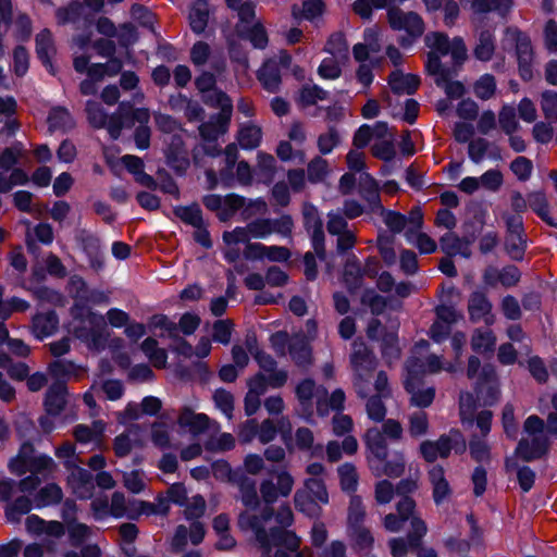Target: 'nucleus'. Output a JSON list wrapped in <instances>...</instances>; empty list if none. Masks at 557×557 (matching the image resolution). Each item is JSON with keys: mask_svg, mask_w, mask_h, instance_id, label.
Masks as SVG:
<instances>
[{"mask_svg": "<svg viewBox=\"0 0 557 557\" xmlns=\"http://www.w3.org/2000/svg\"><path fill=\"white\" fill-rule=\"evenodd\" d=\"M296 508L309 517H318L321 512L319 502L308 492L297 491L294 496Z\"/></svg>", "mask_w": 557, "mask_h": 557, "instance_id": "obj_48", "label": "nucleus"}, {"mask_svg": "<svg viewBox=\"0 0 557 557\" xmlns=\"http://www.w3.org/2000/svg\"><path fill=\"white\" fill-rule=\"evenodd\" d=\"M346 60H339L335 57H327L322 60L318 67V74L324 79H337L342 74V65Z\"/></svg>", "mask_w": 557, "mask_h": 557, "instance_id": "obj_52", "label": "nucleus"}, {"mask_svg": "<svg viewBox=\"0 0 557 557\" xmlns=\"http://www.w3.org/2000/svg\"><path fill=\"white\" fill-rule=\"evenodd\" d=\"M304 225L311 236L312 248L320 260L325 259L323 223L318 208L311 203L302 207Z\"/></svg>", "mask_w": 557, "mask_h": 557, "instance_id": "obj_12", "label": "nucleus"}, {"mask_svg": "<svg viewBox=\"0 0 557 557\" xmlns=\"http://www.w3.org/2000/svg\"><path fill=\"white\" fill-rule=\"evenodd\" d=\"M416 504L409 497H404L397 503V515L388 513L384 518V527L389 532L400 531L405 521L409 520Z\"/></svg>", "mask_w": 557, "mask_h": 557, "instance_id": "obj_20", "label": "nucleus"}, {"mask_svg": "<svg viewBox=\"0 0 557 557\" xmlns=\"http://www.w3.org/2000/svg\"><path fill=\"white\" fill-rule=\"evenodd\" d=\"M86 112L89 123L97 128L107 127L112 138H117L122 124L114 116H109L102 107L96 101H87Z\"/></svg>", "mask_w": 557, "mask_h": 557, "instance_id": "obj_14", "label": "nucleus"}, {"mask_svg": "<svg viewBox=\"0 0 557 557\" xmlns=\"http://www.w3.org/2000/svg\"><path fill=\"white\" fill-rule=\"evenodd\" d=\"M177 424L186 429L190 434L197 436L210 429L214 424L205 413H195L190 408L184 407L178 417Z\"/></svg>", "mask_w": 557, "mask_h": 557, "instance_id": "obj_17", "label": "nucleus"}, {"mask_svg": "<svg viewBox=\"0 0 557 557\" xmlns=\"http://www.w3.org/2000/svg\"><path fill=\"white\" fill-rule=\"evenodd\" d=\"M358 187L360 196L368 203L369 211L376 212V209H381L379 184L368 172L359 175Z\"/></svg>", "mask_w": 557, "mask_h": 557, "instance_id": "obj_19", "label": "nucleus"}, {"mask_svg": "<svg viewBox=\"0 0 557 557\" xmlns=\"http://www.w3.org/2000/svg\"><path fill=\"white\" fill-rule=\"evenodd\" d=\"M213 400L215 404V407L221 410V412L231 419L233 417V410H234V397L233 395L223 389L219 388L213 394Z\"/></svg>", "mask_w": 557, "mask_h": 557, "instance_id": "obj_63", "label": "nucleus"}, {"mask_svg": "<svg viewBox=\"0 0 557 557\" xmlns=\"http://www.w3.org/2000/svg\"><path fill=\"white\" fill-rule=\"evenodd\" d=\"M139 436L140 428L138 425H134L129 428L126 433L116 436L114 441V451L116 456L124 457L129 454L133 446L140 445Z\"/></svg>", "mask_w": 557, "mask_h": 557, "instance_id": "obj_38", "label": "nucleus"}, {"mask_svg": "<svg viewBox=\"0 0 557 557\" xmlns=\"http://www.w3.org/2000/svg\"><path fill=\"white\" fill-rule=\"evenodd\" d=\"M495 50L494 36L490 30L480 34L479 42L474 49L475 57L481 61H488Z\"/></svg>", "mask_w": 557, "mask_h": 557, "instance_id": "obj_55", "label": "nucleus"}, {"mask_svg": "<svg viewBox=\"0 0 557 557\" xmlns=\"http://www.w3.org/2000/svg\"><path fill=\"white\" fill-rule=\"evenodd\" d=\"M227 128V117L223 114L211 116L208 122L199 126V132L205 140H215L220 135L224 134Z\"/></svg>", "mask_w": 557, "mask_h": 557, "instance_id": "obj_40", "label": "nucleus"}, {"mask_svg": "<svg viewBox=\"0 0 557 557\" xmlns=\"http://www.w3.org/2000/svg\"><path fill=\"white\" fill-rule=\"evenodd\" d=\"M262 138L261 128L253 124L243 125L238 132V143L243 149L252 150L257 148Z\"/></svg>", "mask_w": 557, "mask_h": 557, "instance_id": "obj_42", "label": "nucleus"}, {"mask_svg": "<svg viewBox=\"0 0 557 557\" xmlns=\"http://www.w3.org/2000/svg\"><path fill=\"white\" fill-rule=\"evenodd\" d=\"M388 84L395 94L411 95L417 90L420 79L417 75L404 74L396 70L389 75Z\"/></svg>", "mask_w": 557, "mask_h": 557, "instance_id": "obj_23", "label": "nucleus"}, {"mask_svg": "<svg viewBox=\"0 0 557 557\" xmlns=\"http://www.w3.org/2000/svg\"><path fill=\"white\" fill-rule=\"evenodd\" d=\"M141 350L156 368L165 367L168 354L163 348L158 347L154 338H146L141 344Z\"/></svg>", "mask_w": 557, "mask_h": 557, "instance_id": "obj_44", "label": "nucleus"}, {"mask_svg": "<svg viewBox=\"0 0 557 557\" xmlns=\"http://www.w3.org/2000/svg\"><path fill=\"white\" fill-rule=\"evenodd\" d=\"M33 508V503L27 496H20L14 502L5 506V517L10 522H18L21 517L28 513Z\"/></svg>", "mask_w": 557, "mask_h": 557, "instance_id": "obj_45", "label": "nucleus"}, {"mask_svg": "<svg viewBox=\"0 0 557 557\" xmlns=\"http://www.w3.org/2000/svg\"><path fill=\"white\" fill-rule=\"evenodd\" d=\"M301 492H308L309 495L314 497L321 504L329 503V494L325 484L320 478H310L305 482V490Z\"/></svg>", "mask_w": 557, "mask_h": 557, "instance_id": "obj_58", "label": "nucleus"}, {"mask_svg": "<svg viewBox=\"0 0 557 557\" xmlns=\"http://www.w3.org/2000/svg\"><path fill=\"white\" fill-rule=\"evenodd\" d=\"M210 8L206 0H196L189 12V24L196 34H201L208 24Z\"/></svg>", "mask_w": 557, "mask_h": 557, "instance_id": "obj_34", "label": "nucleus"}, {"mask_svg": "<svg viewBox=\"0 0 557 557\" xmlns=\"http://www.w3.org/2000/svg\"><path fill=\"white\" fill-rule=\"evenodd\" d=\"M295 393L307 421L312 417L313 400H315L319 416L326 417L329 414V409L323 400L327 394L324 387L317 386L312 380L306 379L296 386Z\"/></svg>", "mask_w": 557, "mask_h": 557, "instance_id": "obj_9", "label": "nucleus"}, {"mask_svg": "<svg viewBox=\"0 0 557 557\" xmlns=\"http://www.w3.org/2000/svg\"><path fill=\"white\" fill-rule=\"evenodd\" d=\"M468 312L472 322L483 321L490 325L494 323L492 304L482 292H473L468 300Z\"/></svg>", "mask_w": 557, "mask_h": 557, "instance_id": "obj_16", "label": "nucleus"}, {"mask_svg": "<svg viewBox=\"0 0 557 557\" xmlns=\"http://www.w3.org/2000/svg\"><path fill=\"white\" fill-rule=\"evenodd\" d=\"M9 467L17 475L30 472L41 480L49 479L57 471L55 461L46 454H35L33 445L24 443L17 456L11 459Z\"/></svg>", "mask_w": 557, "mask_h": 557, "instance_id": "obj_4", "label": "nucleus"}, {"mask_svg": "<svg viewBox=\"0 0 557 557\" xmlns=\"http://www.w3.org/2000/svg\"><path fill=\"white\" fill-rule=\"evenodd\" d=\"M388 22L392 28L405 30L412 37H419L424 32V23L420 15L414 12H404L399 8H389L387 11Z\"/></svg>", "mask_w": 557, "mask_h": 557, "instance_id": "obj_13", "label": "nucleus"}, {"mask_svg": "<svg viewBox=\"0 0 557 557\" xmlns=\"http://www.w3.org/2000/svg\"><path fill=\"white\" fill-rule=\"evenodd\" d=\"M505 249L513 260H521L525 250V238L523 233H507Z\"/></svg>", "mask_w": 557, "mask_h": 557, "instance_id": "obj_49", "label": "nucleus"}, {"mask_svg": "<svg viewBox=\"0 0 557 557\" xmlns=\"http://www.w3.org/2000/svg\"><path fill=\"white\" fill-rule=\"evenodd\" d=\"M405 388L410 394V403L416 407H429L434 399L435 389L433 387H422V379L410 375L406 372Z\"/></svg>", "mask_w": 557, "mask_h": 557, "instance_id": "obj_15", "label": "nucleus"}, {"mask_svg": "<svg viewBox=\"0 0 557 557\" xmlns=\"http://www.w3.org/2000/svg\"><path fill=\"white\" fill-rule=\"evenodd\" d=\"M50 132L65 133L72 129L75 125L74 120L70 112L63 107L52 108L47 119Z\"/></svg>", "mask_w": 557, "mask_h": 557, "instance_id": "obj_33", "label": "nucleus"}, {"mask_svg": "<svg viewBox=\"0 0 557 557\" xmlns=\"http://www.w3.org/2000/svg\"><path fill=\"white\" fill-rule=\"evenodd\" d=\"M429 480L433 490V499L436 505H440L451 494V488L445 476L444 469L440 466H433L429 470Z\"/></svg>", "mask_w": 557, "mask_h": 557, "instance_id": "obj_22", "label": "nucleus"}, {"mask_svg": "<svg viewBox=\"0 0 557 557\" xmlns=\"http://www.w3.org/2000/svg\"><path fill=\"white\" fill-rule=\"evenodd\" d=\"M454 448L453 440L449 436H441L437 441H425L420 445L423 458L431 462L437 458H446Z\"/></svg>", "mask_w": 557, "mask_h": 557, "instance_id": "obj_21", "label": "nucleus"}, {"mask_svg": "<svg viewBox=\"0 0 557 557\" xmlns=\"http://www.w3.org/2000/svg\"><path fill=\"white\" fill-rule=\"evenodd\" d=\"M541 109L546 120L555 122L557 120V92L545 90L541 95Z\"/></svg>", "mask_w": 557, "mask_h": 557, "instance_id": "obj_60", "label": "nucleus"}, {"mask_svg": "<svg viewBox=\"0 0 557 557\" xmlns=\"http://www.w3.org/2000/svg\"><path fill=\"white\" fill-rule=\"evenodd\" d=\"M370 469L375 476L386 475L389 478H398L405 471V459L403 455L398 454L386 462L370 460Z\"/></svg>", "mask_w": 557, "mask_h": 557, "instance_id": "obj_27", "label": "nucleus"}, {"mask_svg": "<svg viewBox=\"0 0 557 557\" xmlns=\"http://www.w3.org/2000/svg\"><path fill=\"white\" fill-rule=\"evenodd\" d=\"M376 212H380L383 222L393 233H400L407 226V218L399 212L385 210L382 206L381 209H376Z\"/></svg>", "mask_w": 557, "mask_h": 557, "instance_id": "obj_54", "label": "nucleus"}, {"mask_svg": "<svg viewBox=\"0 0 557 557\" xmlns=\"http://www.w3.org/2000/svg\"><path fill=\"white\" fill-rule=\"evenodd\" d=\"M66 386L58 382L49 387L46 394L45 406L50 414H58L65 405Z\"/></svg>", "mask_w": 557, "mask_h": 557, "instance_id": "obj_35", "label": "nucleus"}, {"mask_svg": "<svg viewBox=\"0 0 557 557\" xmlns=\"http://www.w3.org/2000/svg\"><path fill=\"white\" fill-rule=\"evenodd\" d=\"M471 348L476 354L493 352L496 345V336L490 329L478 327L471 335Z\"/></svg>", "mask_w": 557, "mask_h": 557, "instance_id": "obj_30", "label": "nucleus"}, {"mask_svg": "<svg viewBox=\"0 0 557 557\" xmlns=\"http://www.w3.org/2000/svg\"><path fill=\"white\" fill-rule=\"evenodd\" d=\"M405 236L411 245H414L421 253H432L437 249L436 243L422 231L406 230Z\"/></svg>", "mask_w": 557, "mask_h": 557, "instance_id": "obj_47", "label": "nucleus"}, {"mask_svg": "<svg viewBox=\"0 0 557 557\" xmlns=\"http://www.w3.org/2000/svg\"><path fill=\"white\" fill-rule=\"evenodd\" d=\"M366 443L371 454L369 461H385L387 457V443L385 441V435L382 432L377 429H370L366 434Z\"/></svg>", "mask_w": 557, "mask_h": 557, "instance_id": "obj_26", "label": "nucleus"}, {"mask_svg": "<svg viewBox=\"0 0 557 557\" xmlns=\"http://www.w3.org/2000/svg\"><path fill=\"white\" fill-rule=\"evenodd\" d=\"M63 493L60 486L57 484H48L40 488L35 496V507L42 508L51 505H55L61 502Z\"/></svg>", "mask_w": 557, "mask_h": 557, "instance_id": "obj_43", "label": "nucleus"}, {"mask_svg": "<svg viewBox=\"0 0 557 557\" xmlns=\"http://www.w3.org/2000/svg\"><path fill=\"white\" fill-rule=\"evenodd\" d=\"M549 445L544 421L535 414L528 417L523 423V436L516 448L517 455L525 461H531L544 456Z\"/></svg>", "mask_w": 557, "mask_h": 557, "instance_id": "obj_3", "label": "nucleus"}, {"mask_svg": "<svg viewBox=\"0 0 557 557\" xmlns=\"http://www.w3.org/2000/svg\"><path fill=\"white\" fill-rule=\"evenodd\" d=\"M375 395L370 396L366 403V412L370 420L382 422L386 416L384 400L389 398L392 391L385 372L380 371L374 381Z\"/></svg>", "mask_w": 557, "mask_h": 557, "instance_id": "obj_10", "label": "nucleus"}, {"mask_svg": "<svg viewBox=\"0 0 557 557\" xmlns=\"http://www.w3.org/2000/svg\"><path fill=\"white\" fill-rule=\"evenodd\" d=\"M429 343L421 341L416 344L413 355L407 360L405 370L410 375H416L423 379L425 374H434L444 370L449 373H455L460 370V362H444L442 356L430 354L424 358L418 357L421 350H426Z\"/></svg>", "mask_w": 557, "mask_h": 557, "instance_id": "obj_7", "label": "nucleus"}, {"mask_svg": "<svg viewBox=\"0 0 557 557\" xmlns=\"http://www.w3.org/2000/svg\"><path fill=\"white\" fill-rule=\"evenodd\" d=\"M36 52L46 67H52V57L55 53V47L52 34L45 28L36 35Z\"/></svg>", "mask_w": 557, "mask_h": 557, "instance_id": "obj_29", "label": "nucleus"}, {"mask_svg": "<svg viewBox=\"0 0 557 557\" xmlns=\"http://www.w3.org/2000/svg\"><path fill=\"white\" fill-rule=\"evenodd\" d=\"M441 249L449 257L460 255L469 258L471 255L468 243L454 233H446L440 239Z\"/></svg>", "mask_w": 557, "mask_h": 557, "instance_id": "obj_36", "label": "nucleus"}, {"mask_svg": "<svg viewBox=\"0 0 557 557\" xmlns=\"http://www.w3.org/2000/svg\"><path fill=\"white\" fill-rule=\"evenodd\" d=\"M171 430L172 426L165 422H154L151 425V441L154 446L161 449L172 447Z\"/></svg>", "mask_w": 557, "mask_h": 557, "instance_id": "obj_50", "label": "nucleus"}, {"mask_svg": "<svg viewBox=\"0 0 557 557\" xmlns=\"http://www.w3.org/2000/svg\"><path fill=\"white\" fill-rule=\"evenodd\" d=\"M424 42L430 49L425 63L429 74L443 75L447 67L442 64V57L450 55L453 65L461 64L467 58V48L461 37L449 39L444 33L433 32L425 35Z\"/></svg>", "mask_w": 557, "mask_h": 557, "instance_id": "obj_2", "label": "nucleus"}, {"mask_svg": "<svg viewBox=\"0 0 557 557\" xmlns=\"http://www.w3.org/2000/svg\"><path fill=\"white\" fill-rule=\"evenodd\" d=\"M103 431L104 423L102 421H95L91 426L84 424L77 425L74 430V436L79 443H92L98 445Z\"/></svg>", "mask_w": 557, "mask_h": 557, "instance_id": "obj_41", "label": "nucleus"}, {"mask_svg": "<svg viewBox=\"0 0 557 557\" xmlns=\"http://www.w3.org/2000/svg\"><path fill=\"white\" fill-rule=\"evenodd\" d=\"M288 348L292 359L298 366H307L311 362V348L305 336H294L288 343Z\"/></svg>", "mask_w": 557, "mask_h": 557, "instance_id": "obj_32", "label": "nucleus"}, {"mask_svg": "<svg viewBox=\"0 0 557 557\" xmlns=\"http://www.w3.org/2000/svg\"><path fill=\"white\" fill-rule=\"evenodd\" d=\"M496 90V82L494 76L490 74L482 75L474 84V94L482 100L493 97Z\"/></svg>", "mask_w": 557, "mask_h": 557, "instance_id": "obj_61", "label": "nucleus"}, {"mask_svg": "<svg viewBox=\"0 0 557 557\" xmlns=\"http://www.w3.org/2000/svg\"><path fill=\"white\" fill-rule=\"evenodd\" d=\"M59 320L53 311L38 313L33 318L34 335L42 339L52 335L58 329Z\"/></svg>", "mask_w": 557, "mask_h": 557, "instance_id": "obj_28", "label": "nucleus"}, {"mask_svg": "<svg viewBox=\"0 0 557 557\" xmlns=\"http://www.w3.org/2000/svg\"><path fill=\"white\" fill-rule=\"evenodd\" d=\"M498 122L506 135H511L520 128L516 116V110L511 106H504L498 115Z\"/></svg>", "mask_w": 557, "mask_h": 557, "instance_id": "obj_57", "label": "nucleus"}, {"mask_svg": "<svg viewBox=\"0 0 557 557\" xmlns=\"http://www.w3.org/2000/svg\"><path fill=\"white\" fill-rule=\"evenodd\" d=\"M324 51L331 54V57L338 58L339 60H348V45L342 33H335L330 36Z\"/></svg>", "mask_w": 557, "mask_h": 557, "instance_id": "obj_51", "label": "nucleus"}, {"mask_svg": "<svg viewBox=\"0 0 557 557\" xmlns=\"http://www.w3.org/2000/svg\"><path fill=\"white\" fill-rule=\"evenodd\" d=\"M504 46L515 47L519 74L522 79L530 81L533 77L534 61L530 37L516 27H509L505 32Z\"/></svg>", "mask_w": 557, "mask_h": 557, "instance_id": "obj_8", "label": "nucleus"}, {"mask_svg": "<svg viewBox=\"0 0 557 557\" xmlns=\"http://www.w3.org/2000/svg\"><path fill=\"white\" fill-rule=\"evenodd\" d=\"M483 381L479 382L475 387L476 400L470 393L460 394V414L463 420L471 419L476 403L480 406H492L498 400L499 389L495 380V371L493 369H483Z\"/></svg>", "mask_w": 557, "mask_h": 557, "instance_id": "obj_6", "label": "nucleus"}, {"mask_svg": "<svg viewBox=\"0 0 557 557\" xmlns=\"http://www.w3.org/2000/svg\"><path fill=\"white\" fill-rule=\"evenodd\" d=\"M337 475L343 492L354 494L359 484V474L357 468L351 462H345L337 467Z\"/></svg>", "mask_w": 557, "mask_h": 557, "instance_id": "obj_37", "label": "nucleus"}, {"mask_svg": "<svg viewBox=\"0 0 557 557\" xmlns=\"http://www.w3.org/2000/svg\"><path fill=\"white\" fill-rule=\"evenodd\" d=\"M271 518L272 511L270 509H265L260 517H251L246 513L239 517V525L255 532L256 540L262 550L261 557H289L281 547H286L290 553H295L294 557H308V554L297 552L300 544L299 537L294 532L284 529L292 525L294 521L292 509L288 506H282L275 516V520L281 528H272L270 533H267L264 523Z\"/></svg>", "mask_w": 557, "mask_h": 557, "instance_id": "obj_1", "label": "nucleus"}, {"mask_svg": "<svg viewBox=\"0 0 557 557\" xmlns=\"http://www.w3.org/2000/svg\"><path fill=\"white\" fill-rule=\"evenodd\" d=\"M227 5L238 12L239 20L243 28L248 27L249 24L253 25L255 22V8L249 1L243 0H226Z\"/></svg>", "mask_w": 557, "mask_h": 557, "instance_id": "obj_56", "label": "nucleus"}, {"mask_svg": "<svg viewBox=\"0 0 557 557\" xmlns=\"http://www.w3.org/2000/svg\"><path fill=\"white\" fill-rule=\"evenodd\" d=\"M358 449V442L354 436H346L342 444L337 441H330L326 445V456L330 462H336L343 454L354 455Z\"/></svg>", "mask_w": 557, "mask_h": 557, "instance_id": "obj_31", "label": "nucleus"}, {"mask_svg": "<svg viewBox=\"0 0 557 557\" xmlns=\"http://www.w3.org/2000/svg\"><path fill=\"white\" fill-rule=\"evenodd\" d=\"M366 516L364 506L362 504V499L352 495L350 497L349 507H348V525L349 528H355L361 525Z\"/></svg>", "mask_w": 557, "mask_h": 557, "instance_id": "obj_59", "label": "nucleus"}, {"mask_svg": "<svg viewBox=\"0 0 557 557\" xmlns=\"http://www.w3.org/2000/svg\"><path fill=\"white\" fill-rule=\"evenodd\" d=\"M509 168L520 182L530 180L533 172V163L525 157H517L511 161Z\"/></svg>", "mask_w": 557, "mask_h": 557, "instance_id": "obj_62", "label": "nucleus"}, {"mask_svg": "<svg viewBox=\"0 0 557 557\" xmlns=\"http://www.w3.org/2000/svg\"><path fill=\"white\" fill-rule=\"evenodd\" d=\"M324 12L322 0H305L301 8L297 4L292 7V14L295 18H305L315 22Z\"/></svg>", "mask_w": 557, "mask_h": 557, "instance_id": "obj_39", "label": "nucleus"}, {"mask_svg": "<svg viewBox=\"0 0 557 557\" xmlns=\"http://www.w3.org/2000/svg\"><path fill=\"white\" fill-rule=\"evenodd\" d=\"M258 78L269 92H276L278 90L281 85V70L275 59L264 62L258 72Z\"/></svg>", "mask_w": 557, "mask_h": 557, "instance_id": "obj_24", "label": "nucleus"}, {"mask_svg": "<svg viewBox=\"0 0 557 557\" xmlns=\"http://www.w3.org/2000/svg\"><path fill=\"white\" fill-rule=\"evenodd\" d=\"M435 76L437 86L444 88L446 95L451 99H458L463 96L465 87L460 82L449 79V70L445 69L443 75L440 73H431Z\"/></svg>", "mask_w": 557, "mask_h": 557, "instance_id": "obj_46", "label": "nucleus"}, {"mask_svg": "<svg viewBox=\"0 0 557 557\" xmlns=\"http://www.w3.org/2000/svg\"><path fill=\"white\" fill-rule=\"evenodd\" d=\"M69 485L73 493L82 499H87L92 496L94 493V478L86 469L75 467L67 479Z\"/></svg>", "mask_w": 557, "mask_h": 557, "instance_id": "obj_18", "label": "nucleus"}, {"mask_svg": "<svg viewBox=\"0 0 557 557\" xmlns=\"http://www.w3.org/2000/svg\"><path fill=\"white\" fill-rule=\"evenodd\" d=\"M25 525L29 533L45 539V547L49 552L55 549V541L65 533L64 525L61 522L45 521L36 515L28 516Z\"/></svg>", "mask_w": 557, "mask_h": 557, "instance_id": "obj_11", "label": "nucleus"}, {"mask_svg": "<svg viewBox=\"0 0 557 557\" xmlns=\"http://www.w3.org/2000/svg\"><path fill=\"white\" fill-rule=\"evenodd\" d=\"M350 364L354 370V387L359 397L366 398L370 394V379L376 367L375 357L361 339L352 343Z\"/></svg>", "mask_w": 557, "mask_h": 557, "instance_id": "obj_5", "label": "nucleus"}, {"mask_svg": "<svg viewBox=\"0 0 557 557\" xmlns=\"http://www.w3.org/2000/svg\"><path fill=\"white\" fill-rule=\"evenodd\" d=\"M175 214L183 222L191 225L193 227L200 226L201 224H203L201 210L198 206L177 207L175 209Z\"/></svg>", "mask_w": 557, "mask_h": 557, "instance_id": "obj_64", "label": "nucleus"}, {"mask_svg": "<svg viewBox=\"0 0 557 557\" xmlns=\"http://www.w3.org/2000/svg\"><path fill=\"white\" fill-rule=\"evenodd\" d=\"M308 181L312 184L321 183L329 174L327 161L322 157H314L307 166Z\"/></svg>", "mask_w": 557, "mask_h": 557, "instance_id": "obj_53", "label": "nucleus"}, {"mask_svg": "<svg viewBox=\"0 0 557 557\" xmlns=\"http://www.w3.org/2000/svg\"><path fill=\"white\" fill-rule=\"evenodd\" d=\"M169 163L178 170H185L188 164L187 152L184 148V141L180 133L172 135L171 143L166 149Z\"/></svg>", "mask_w": 557, "mask_h": 557, "instance_id": "obj_25", "label": "nucleus"}]
</instances>
